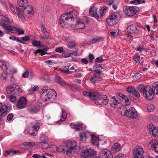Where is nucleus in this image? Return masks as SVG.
<instances>
[{
  "instance_id": "nucleus-39",
  "label": "nucleus",
  "mask_w": 158,
  "mask_h": 158,
  "mask_svg": "<svg viewBox=\"0 0 158 158\" xmlns=\"http://www.w3.org/2000/svg\"><path fill=\"white\" fill-rule=\"evenodd\" d=\"M76 45L77 44L74 41H71L67 45V47L70 49H72L76 46Z\"/></svg>"
},
{
  "instance_id": "nucleus-47",
  "label": "nucleus",
  "mask_w": 158,
  "mask_h": 158,
  "mask_svg": "<svg viewBox=\"0 0 158 158\" xmlns=\"http://www.w3.org/2000/svg\"><path fill=\"white\" fill-rule=\"evenodd\" d=\"M41 144L42 148L45 149L49 147V144L45 142H41L40 143Z\"/></svg>"
},
{
  "instance_id": "nucleus-7",
  "label": "nucleus",
  "mask_w": 158,
  "mask_h": 158,
  "mask_svg": "<svg viewBox=\"0 0 158 158\" xmlns=\"http://www.w3.org/2000/svg\"><path fill=\"white\" fill-rule=\"evenodd\" d=\"M77 147V144L76 141H72L67 142L65 146L67 148L65 154L67 155H70L72 153L74 150L75 152Z\"/></svg>"
},
{
  "instance_id": "nucleus-45",
  "label": "nucleus",
  "mask_w": 158,
  "mask_h": 158,
  "mask_svg": "<svg viewBox=\"0 0 158 158\" xmlns=\"http://www.w3.org/2000/svg\"><path fill=\"white\" fill-rule=\"evenodd\" d=\"M65 69L62 70V72L65 73H68V74H71L72 72L71 71L69 70V67L68 66L64 67Z\"/></svg>"
},
{
  "instance_id": "nucleus-26",
  "label": "nucleus",
  "mask_w": 158,
  "mask_h": 158,
  "mask_svg": "<svg viewBox=\"0 0 158 158\" xmlns=\"http://www.w3.org/2000/svg\"><path fill=\"white\" fill-rule=\"evenodd\" d=\"M17 94H12L8 97V99L11 102L15 103L16 102Z\"/></svg>"
},
{
  "instance_id": "nucleus-60",
  "label": "nucleus",
  "mask_w": 158,
  "mask_h": 158,
  "mask_svg": "<svg viewBox=\"0 0 158 158\" xmlns=\"http://www.w3.org/2000/svg\"><path fill=\"white\" fill-rule=\"evenodd\" d=\"M24 9H26L27 10H28L30 9V10H33V8L30 5H27L26 6V7H25L24 8Z\"/></svg>"
},
{
  "instance_id": "nucleus-49",
  "label": "nucleus",
  "mask_w": 158,
  "mask_h": 158,
  "mask_svg": "<svg viewBox=\"0 0 158 158\" xmlns=\"http://www.w3.org/2000/svg\"><path fill=\"white\" fill-rule=\"evenodd\" d=\"M137 10L136 7L126 6L123 9V10Z\"/></svg>"
},
{
  "instance_id": "nucleus-12",
  "label": "nucleus",
  "mask_w": 158,
  "mask_h": 158,
  "mask_svg": "<svg viewBox=\"0 0 158 158\" xmlns=\"http://www.w3.org/2000/svg\"><path fill=\"white\" fill-rule=\"evenodd\" d=\"M146 89L145 91L143 93V96L148 100H151L154 97L155 94L151 87L150 86L148 85V88Z\"/></svg>"
},
{
  "instance_id": "nucleus-5",
  "label": "nucleus",
  "mask_w": 158,
  "mask_h": 158,
  "mask_svg": "<svg viewBox=\"0 0 158 158\" xmlns=\"http://www.w3.org/2000/svg\"><path fill=\"white\" fill-rule=\"evenodd\" d=\"M118 111L122 116H126L132 118H135L137 117V113L133 107L127 109L125 106H122L119 109Z\"/></svg>"
},
{
  "instance_id": "nucleus-33",
  "label": "nucleus",
  "mask_w": 158,
  "mask_h": 158,
  "mask_svg": "<svg viewBox=\"0 0 158 158\" xmlns=\"http://www.w3.org/2000/svg\"><path fill=\"white\" fill-rule=\"evenodd\" d=\"M80 139L82 141H86V139L88 138V136L87 135V133L85 132H82L80 134Z\"/></svg>"
},
{
  "instance_id": "nucleus-59",
  "label": "nucleus",
  "mask_w": 158,
  "mask_h": 158,
  "mask_svg": "<svg viewBox=\"0 0 158 158\" xmlns=\"http://www.w3.org/2000/svg\"><path fill=\"white\" fill-rule=\"evenodd\" d=\"M40 27L41 31H42L44 34H46V33H48L46 31L45 27L43 25L41 26Z\"/></svg>"
},
{
  "instance_id": "nucleus-24",
  "label": "nucleus",
  "mask_w": 158,
  "mask_h": 158,
  "mask_svg": "<svg viewBox=\"0 0 158 158\" xmlns=\"http://www.w3.org/2000/svg\"><path fill=\"white\" fill-rule=\"evenodd\" d=\"M158 145V140L156 139H153L151 140L148 144V146L153 149Z\"/></svg>"
},
{
  "instance_id": "nucleus-61",
  "label": "nucleus",
  "mask_w": 158,
  "mask_h": 158,
  "mask_svg": "<svg viewBox=\"0 0 158 158\" xmlns=\"http://www.w3.org/2000/svg\"><path fill=\"white\" fill-rule=\"evenodd\" d=\"M77 51L72 52L69 53V56H71L72 55L76 56L77 55Z\"/></svg>"
},
{
  "instance_id": "nucleus-28",
  "label": "nucleus",
  "mask_w": 158,
  "mask_h": 158,
  "mask_svg": "<svg viewBox=\"0 0 158 158\" xmlns=\"http://www.w3.org/2000/svg\"><path fill=\"white\" fill-rule=\"evenodd\" d=\"M17 3L19 6L24 8L27 5V0H18Z\"/></svg>"
},
{
  "instance_id": "nucleus-58",
  "label": "nucleus",
  "mask_w": 158,
  "mask_h": 158,
  "mask_svg": "<svg viewBox=\"0 0 158 158\" xmlns=\"http://www.w3.org/2000/svg\"><path fill=\"white\" fill-rule=\"evenodd\" d=\"M62 40L64 41L67 42L70 40V38L69 36H63L62 38Z\"/></svg>"
},
{
  "instance_id": "nucleus-42",
  "label": "nucleus",
  "mask_w": 158,
  "mask_h": 158,
  "mask_svg": "<svg viewBox=\"0 0 158 158\" xmlns=\"http://www.w3.org/2000/svg\"><path fill=\"white\" fill-rule=\"evenodd\" d=\"M133 58L135 61L137 63L140 64H142V62H141L140 60V58L139 56H133Z\"/></svg>"
},
{
  "instance_id": "nucleus-54",
  "label": "nucleus",
  "mask_w": 158,
  "mask_h": 158,
  "mask_svg": "<svg viewBox=\"0 0 158 158\" xmlns=\"http://www.w3.org/2000/svg\"><path fill=\"white\" fill-rule=\"evenodd\" d=\"M7 77V73L4 72L2 74L1 79L2 80H6Z\"/></svg>"
},
{
  "instance_id": "nucleus-35",
  "label": "nucleus",
  "mask_w": 158,
  "mask_h": 158,
  "mask_svg": "<svg viewBox=\"0 0 158 158\" xmlns=\"http://www.w3.org/2000/svg\"><path fill=\"white\" fill-rule=\"evenodd\" d=\"M24 10H18L17 12L19 17L22 20H24L25 19L24 17Z\"/></svg>"
},
{
  "instance_id": "nucleus-56",
  "label": "nucleus",
  "mask_w": 158,
  "mask_h": 158,
  "mask_svg": "<svg viewBox=\"0 0 158 158\" xmlns=\"http://www.w3.org/2000/svg\"><path fill=\"white\" fill-rule=\"evenodd\" d=\"M39 87L38 86L35 85L34 86L33 88H31L29 89V90L30 91H36L38 89Z\"/></svg>"
},
{
  "instance_id": "nucleus-6",
  "label": "nucleus",
  "mask_w": 158,
  "mask_h": 158,
  "mask_svg": "<svg viewBox=\"0 0 158 158\" xmlns=\"http://www.w3.org/2000/svg\"><path fill=\"white\" fill-rule=\"evenodd\" d=\"M31 125L32 126L28 133L31 135L35 136L37 134V131L39 130L40 127L42 126L43 124L34 121L31 123Z\"/></svg>"
},
{
  "instance_id": "nucleus-11",
  "label": "nucleus",
  "mask_w": 158,
  "mask_h": 158,
  "mask_svg": "<svg viewBox=\"0 0 158 158\" xmlns=\"http://www.w3.org/2000/svg\"><path fill=\"white\" fill-rule=\"evenodd\" d=\"M143 153V149L140 146L135 148L133 151L134 158H142Z\"/></svg>"
},
{
  "instance_id": "nucleus-8",
  "label": "nucleus",
  "mask_w": 158,
  "mask_h": 158,
  "mask_svg": "<svg viewBox=\"0 0 158 158\" xmlns=\"http://www.w3.org/2000/svg\"><path fill=\"white\" fill-rule=\"evenodd\" d=\"M20 87L18 85L14 84L7 86L6 89V92L7 94H10L13 93L19 94L22 92L20 90Z\"/></svg>"
},
{
  "instance_id": "nucleus-9",
  "label": "nucleus",
  "mask_w": 158,
  "mask_h": 158,
  "mask_svg": "<svg viewBox=\"0 0 158 158\" xmlns=\"http://www.w3.org/2000/svg\"><path fill=\"white\" fill-rule=\"evenodd\" d=\"M96 154V152L94 149H89L84 151L82 155L85 158H98Z\"/></svg>"
},
{
  "instance_id": "nucleus-41",
  "label": "nucleus",
  "mask_w": 158,
  "mask_h": 158,
  "mask_svg": "<svg viewBox=\"0 0 158 158\" xmlns=\"http://www.w3.org/2000/svg\"><path fill=\"white\" fill-rule=\"evenodd\" d=\"M144 0H133L130 2L131 3L135 5L140 4L141 3H144Z\"/></svg>"
},
{
  "instance_id": "nucleus-51",
  "label": "nucleus",
  "mask_w": 158,
  "mask_h": 158,
  "mask_svg": "<svg viewBox=\"0 0 158 158\" xmlns=\"http://www.w3.org/2000/svg\"><path fill=\"white\" fill-rule=\"evenodd\" d=\"M16 29L17 32L18 33V34L19 35L23 34L24 33V31L23 30H22L18 28H14Z\"/></svg>"
},
{
  "instance_id": "nucleus-32",
  "label": "nucleus",
  "mask_w": 158,
  "mask_h": 158,
  "mask_svg": "<svg viewBox=\"0 0 158 158\" xmlns=\"http://www.w3.org/2000/svg\"><path fill=\"white\" fill-rule=\"evenodd\" d=\"M147 88L148 85L144 86V85L141 84L138 86L137 89L140 92L143 94L145 91V89H146V88Z\"/></svg>"
},
{
  "instance_id": "nucleus-25",
  "label": "nucleus",
  "mask_w": 158,
  "mask_h": 158,
  "mask_svg": "<svg viewBox=\"0 0 158 158\" xmlns=\"http://www.w3.org/2000/svg\"><path fill=\"white\" fill-rule=\"evenodd\" d=\"M85 27L84 23L81 20H79L77 23L76 24L75 28L80 29L84 28Z\"/></svg>"
},
{
  "instance_id": "nucleus-55",
  "label": "nucleus",
  "mask_w": 158,
  "mask_h": 158,
  "mask_svg": "<svg viewBox=\"0 0 158 158\" xmlns=\"http://www.w3.org/2000/svg\"><path fill=\"white\" fill-rule=\"evenodd\" d=\"M13 115L12 114H9L7 115V119L8 121H10L13 118Z\"/></svg>"
},
{
  "instance_id": "nucleus-21",
  "label": "nucleus",
  "mask_w": 158,
  "mask_h": 158,
  "mask_svg": "<svg viewBox=\"0 0 158 158\" xmlns=\"http://www.w3.org/2000/svg\"><path fill=\"white\" fill-rule=\"evenodd\" d=\"M121 149L120 144L118 143H115L112 147V150L114 153L119 151Z\"/></svg>"
},
{
  "instance_id": "nucleus-13",
  "label": "nucleus",
  "mask_w": 158,
  "mask_h": 158,
  "mask_svg": "<svg viewBox=\"0 0 158 158\" xmlns=\"http://www.w3.org/2000/svg\"><path fill=\"white\" fill-rule=\"evenodd\" d=\"M27 104V100L26 98L23 96H22L18 101L16 106L18 109H22L26 106Z\"/></svg>"
},
{
  "instance_id": "nucleus-57",
  "label": "nucleus",
  "mask_w": 158,
  "mask_h": 158,
  "mask_svg": "<svg viewBox=\"0 0 158 158\" xmlns=\"http://www.w3.org/2000/svg\"><path fill=\"white\" fill-rule=\"evenodd\" d=\"M103 60V58L101 57H98L95 60V61L96 62H101Z\"/></svg>"
},
{
  "instance_id": "nucleus-1",
  "label": "nucleus",
  "mask_w": 158,
  "mask_h": 158,
  "mask_svg": "<svg viewBox=\"0 0 158 158\" xmlns=\"http://www.w3.org/2000/svg\"><path fill=\"white\" fill-rule=\"evenodd\" d=\"M83 95L93 100H95V104L97 105H106L109 102L107 96L98 92H90L84 91Z\"/></svg>"
},
{
  "instance_id": "nucleus-52",
  "label": "nucleus",
  "mask_w": 158,
  "mask_h": 158,
  "mask_svg": "<svg viewBox=\"0 0 158 158\" xmlns=\"http://www.w3.org/2000/svg\"><path fill=\"white\" fill-rule=\"evenodd\" d=\"M40 42L39 41L34 40L32 42V45L35 46H40Z\"/></svg>"
},
{
  "instance_id": "nucleus-30",
  "label": "nucleus",
  "mask_w": 158,
  "mask_h": 158,
  "mask_svg": "<svg viewBox=\"0 0 158 158\" xmlns=\"http://www.w3.org/2000/svg\"><path fill=\"white\" fill-rule=\"evenodd\" d=\"M152 89L155 94H158V81L153 84Z\"/></svg>"
},
{
  "instance_id": "nucleus-17",
  "label": "nucleus",
  "mask_w": 158,
  "mask_h": 158,
  "mask_svg": "<svg viewBox=\"0 0 158 158\" xmlns=\"http://www.w3.org/2000/svg\"><path fill=\"white\" fill-rule=\"evenodd\" d=\"M13 22V20L7 17L4 16L2 19H0V26H4V25H8Z\"/></svg>"
},
{
  "instance_id": "nucleus-14",
  "label": "nucleus",
  "mask_w": 158,
  "mask_h": 158,
  "mask_svg": "<svg viewBox=\"0 0 158 158\" xmlns=\"http://www.w3.org/2000/svg\"><path fill=\"white\" fill-rule=\"evenodd\" d=\"M127 91L130 94V95L132 97L139 98L140 96L139 93L137 92L132 86L128 87L127 88Z\"/></svg>"
},
{
  "instance_id": "nucleus-3",
  "label": "nucleus",
  "mask_w": 158,
  "mask_h": 158,
  "mask_svg": "<svg viewBox=\"0 0 158 158\" xmlns=\"http://www.w3.org/2000/svg\"><path fill=\"white\" fill-rule=\"evenodd\" d=\"M40 98L44 102L53 101L56 98V94L55 91L51 89H48L47 86H44L42 89Z\"/></svg>"
},
{
  "instance_id": "nucleus-46",
  "label": "nucleus",
  "mask_w": 158,
  "mask_h": 158,
  "mask_svg": "<svg viewBox=\"0 0 158 158\" xmlns=\"http://www.w3.org/2000/svg\"><path fill=\"white\" fill-rule=\"evenodd\" d=\"M20 152L18 150L17 151L15 150H10V151H6V153L8 155H13L16 153Z\"/></svg>"
},
{
  "instance_id": "nucleus-19",
  "label": "nucleus",
  "mask_w": 158,
  "mask_h": 158,
  "mask_svg": "<svg viewBox=\"0 0 158 158\" xmlns=\"http://www.w3.org/2000/svg\"><path fill=\"white\" fill-rule=\"evenodd\" d=\"M148 129L150 133H152L153 135L155 137H158L157 135V129H156V127L152 124H150L148 126Z\"/></svg>"
},
{
  "instance_id": "nucleus-23",
  "label": "nucleus",
  "mask_w": 158,
  "mask_h": 158,
  "mask_svg": "<svg viewBox=\"0 0 158 158\" xmlns=\"http://www.w3.org/2000/svg\"><path fill=\"white\" fill-rule=\"evenodd\" d=\"M70 126L72 128L75 129L76 131L81 130L83 127L82 124L79 123L74 124L73 123H71Z\"/></svg>"
},
{
  "instance_id": "nucleus-34",
  "label": "nucleus",
  "mask_w": 158,
  "mask_h": 158,
  "mask_svg": "<svg viewBox=\"0 0 158 158\" xmlns=\"http://www.w3.org/2000/svg\"><path fill=\"white\" fill-rule=\"evenodd\" d=\"M7 63L6 61H0V67L2 70L4 71L7 69Z\"/></svg>"
},
{
  "instance_id": "nucleus-50",
  "label": "nucleus",
  "mask_w": 158,
  "mask_h": 158,
  "mask_svg": "<svg viewBox=\"0 0 158 158\" xmlns=\"http://www.w3.org/2000/svg\"><path fill=\"white\" fill-rule=\"evenodd\" d=\"M12 38V39L15 41H16L17 42L24 44V43L23 42V41L20 40L19 38L16 37L14 36H12L11 37H10V39H11V38Z\"/></svg>"
},
{
  "instance_id": "nucleus-43",
  "label": "nucleus",
  "mask_w": 158,
  "mask_h": 158,
  "mask_svg": "<svg viewBox=\"0 0 158 158\" xmlns=\"http://www.w3.org/2000/svg\"><path fill=\"white\" fill-rule=\"evenodd\" d=\"M148 118L151 122L155 121L157 120V118L156 116L153 115H149Z\"/></svg>"
},
{
  "instance_id": "nucleus-18",
  "label": "nucleus",
  "mask_w": 158,
  "mask_h": 158,
  "mask_svg": "<svg viewBox=\"0 0 158 158\" xmlns=\"http://www.w3.org/2000/svg\"><path fill=\"white\" fill-rule=\"evenodd\" d=\"M127 30L128 33L132 34L135 33L138 29L136 25L132 24L128 26Z\"/></svg>"
},
{
  "instance_id": "nucleus-20",
  "label": "nucleus",
  "mask_w": 158,
  "mask_h": 158,
  "mask_svg": "<svg viewBox=\"0 0 158 158\" xmlns=\"http://www.w3.org/2000/svg\"><path fill=\"white\" fill-rule=\"evenodd\" d=\"M91 138V142L94 145L98 146L99 145V137L96 136L94 135H92Z\"/></svg>"
},
{
  "instance_id": "nucleus-62",
  "label": "nucleus",
  "mask_w": 158,
  "mask_h": 158,
  "mask_svg": "<svg viewBox=\"0 0 158 158\" xmlns=\"http://www.w3.org/2000/svg\"><path fill=\"white\" fill-rule=\"evenodd\" d=\"M45 35H44V36L41 37L42 39L44 40H47L49 39L50 38V37L48 35H46V34Z\"/></svg>"
},
{
  "instance_id": "nucleus-53",
  "label": "nucleus",
  "mask_w": 158,
  "mask_h": 158,
  "mask_svg": "<svg viewBox=\"0 0 158 158\" xmlns=\"http://www.w3.org/2000/svg\"><path fill=\"white\" fill-rule=\"evenodd\" d=\"M55 51L59 53H62L63 51V48L62 47H59L56 48Z\"/></svg>"
},
{
  "instance_id": "nucleus-64",
  "label": "nucleus",
  "mask_w": 158,
  "mask_h": 158,
  "mask_svg": "<svg viewBox=\"0 0 158 158\" xmlns=\"http://www.w3.org/2000/svg\"><path fill=\"white\" fill-rule=\"evenodd\" d=\"M123 156V154L121 153L119 155L115 156L114 158H124Z\"/></svg>"
},
{
  "instance_id": "nucleus-22",
  "label": "nucleus",
  "mask_w": 158,
  "mask_h": 158,
  "mask_svg": "<svg viewBox=\"0 0 158 158\" xmlns=\"http://www.w3.org/2000/svg\"><path fill=\"white\" fill-rule=\"evenodd\" d=\"M99 10H89V14L91 16L97 19L99 17Z\"/></svg>"
},
{
  "instance_id": "nucleus-37",
  "label": "nucleus",
  "mask_w": 158,
  "mask_h": 158,
  "mask_svg": "<svg viewBox=\"0 0 158 158\" xmlns=\"http://www.w3.org/2000/svg\"><path fill=\"white\" fill-rule=\"evenodd\" d=\"M57 151L59 152H63L65 154L67 148L64 147V148L62 146H60L56 148Z\"/></svg>"
},
{
  "instance_id": "nucleus-36",
  "label": "nucleus",
  "mask_w": 158,
  "mask_h": 158,
  "mask_svg": "<svg viewBox=\"0 0 158 158\" xmlns=\"http://www.w3.org/2000/svg\"><path fill=\"white\" fill-rule=\"evenodd\" d=\"M2 26V27L6 31H9L10 32H15V30L13 29V28L11 26L8 25H4V26Z\"/></svg>"
},
{
  "instance_id": "nucleus-10",
  "label": "nucleus",
  "mask_w": 158,
  "mask_h": 158,
  "mask_svg": "<svg viewBox=\"0 0 158 158\" xmlns=\"http://www.w3.org/2000/svg\"><path fill=\"white\" fill-rule=\"evenodd\" d=\"M117 16L115 15L111 14L109 15L107 18L106 22L109 26H113L117 23Z\"/></svg>"
},
{
  "instance_id": "nucleus-31",
  "label": "nucleus",
  "mask_w": 158,
  "mask_h": 158,
  "mask_svg": "<svg viewBox=\"0 0 158 158\" xmlns=\"http://www.w3.org/2000/svg\"><path fill=\"white\" fill-rule=\"evenodd\" d=\"M124 10V13L126 15L128 16H132L136 14V12H138V10Z\"/></svg>"
},
{
  "instance_id": "nucleus-4",
  "label": "nucleus",
  "mask_w": 158,
  "mask_h": 158,
  "mask_svg": "<svg viewBox=\"0 0 158 158\" xmlns=\"http://www.w3.org/2000/svg\"><path fill=\"white\" fill-rule=\"evenodd\" d=\"M121 101L128 103L130 101L126 95L120 93L116 97L114 96L111 98L110 100V103L112 107L116 108L118 106V105L121 102Z\"/></svg>"
},
{
  "instance_id": "nucleus-63",
  "label": "nucleus",
  "mask_w": 158,
  "mask_h": 158,
  "mask_svg": "<svg viewBox=\"0 0 158 158\" xmlns=\"http://www.w3.org/2000/svg\"><path fill=\"white\" fill-rule=\"evenodd\" d=\"M29 75V72L28 71H26L23 74V76L24 78L27 77Z\"/></svg>"
},
{
  "instance_id": "nucleus-16",
  "label": "nucleus",
  "mask_w": 158,
  "mask_h": 158,
  "mask_svg": "<svg viewBox=\"0 0 158 158\" xmlns=\"http://www.w3.org/2000/svg\"><path fill=\"white\" fill-rule=\"evenodd\" d=\"M100 157L102 158H113V156L111 152L107 149H105L100 152Z\"/></svg>"
},
{
  "instance_id": "nucleus-44",
  "label": "nucleus",
  "mask_w": 158,
  "mask_h": 158,
  "mask_svg": "<svg viewBox=\"0 0 158 158\" xmlns=\"http://www.w3.org/2000/svg\"><path fill=\"white\" fill-rule=\"evenodd\" d=\"M67 114L65 110H62V115L61 116L62 121H64L67 118Z\"/></svg>"
},
{
  "instance_id": "nucleus-27",
  "label": "nucleus",
  "mask_w": 158,
  "mask_h": 158,
  "mask_svg": "<svg viewBox=\"0 0 158 158\" xmlns=\"http://www.w3.org/2000/svg\"><path fill=\"white\" fill-rule=\"evenodd\" d=\"M56 81L61 86H64L66 85L65 81L59 76H57L56 77Z\"/></svg>"
},
{
  "instance_id": "nucleus-15",
  "label": "nucleus",
  "mask_w": 158,
  "mask_h": 158,
  "mask_svg": "<svg viewBox=\"0 0 158 158\" xmlns=\"http://www.w3.org/2000/svg\"><path fill=\"white\" fill-rule=\"evenodd\" d=\"M11 109V106L9 104L2 105L0 109V111L2 116H4L10 111Z\"/></svg>"
},
{
  "instance_id": "nucleus-48",
  "label": "nucleus",
  "mask_w": 158,
  "mask_h": 158,
  "mask_svg": "<svg viewBox=\"0 0 158 158\" xmlns=\"http://www.w3.org/2000/svg\"><path fill=\"white\" fill-rule=\"evenodd\" d=\"M154 109V105L152 104H149L148 105L147 110L148 111H152Z\"/></svg>"
},
{
  "instance_id": "nucleus-40",
  "label": "nucleus",
  "mask_w": 158,
  "mask_h": 158,
  "mask_svg": "<svg viewBox=\"0 0 158 158\" xmlns=\"http://www.w3.org/2000/svg\"><path fill=\"white\" fill-rule=\"evenodd\" d=\"M23 145L25 147H31L35 146V144L34 142H25L23 143Z\"/></svg>"
},
{
  "instance_id": "nucleus-38",
  "label": "nucleus",
  "mask_w": 158,
  "mask_h": 158,
  "mask_svg": "<svg viewBox=\"0 0 158 158\" xmlns=\"http://www.w3.org/2000/svg\"><path fill=\"white\" fill-rule=\"evenodd\" d=\"M39 53L42 56L45 54H49L50 53L46 52L44 51V50L37 49L35 52L34 53L35 55H37V53Z\"/></svg>"
},
{
  "instance_id": "nucleus-2",
  "label": "nucleus",
  "mask_w": 158,
  "mask_h": 158,
  "mask_svg": "<svg viewBox=\"0 0 158 158\" xmlns=\"http://www.w3.org/2000/svg\"><path fill=\"white\" fill-rule=\"evenodd\" d=\"M78 14L77 10H72L71 12L62 15L60 19V25L63 27H67L70 22L76 20Z\"/></svg>"
},
{
  "instance_id": "nucleus-29",
  "label": "nucleus",
  "mask_w": 158,
  "mask_h": 158,
  "mask_svg": "<svg viewBox=\"0 0 158 158\" xmlns=\"http://www.w3.org/2000/svg\"><path fill=\"white\" fill-rule=\"evenodd\" d=\"M102 80L101 77L96 76V74H94V76L91 77L90 81L92 83H93L95 81H100Z\"/></svg>"
}]
</instances>
